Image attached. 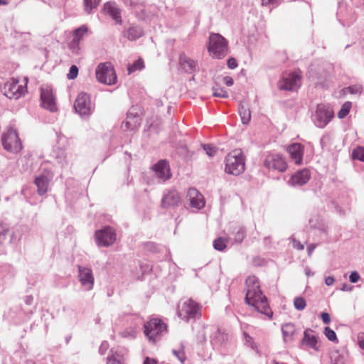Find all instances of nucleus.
Instances as JSON below:
<instances>
[{"mask_svg":"<svg viewBox=\"0 0 364 364\" xmlns=\"http://www.w3.org/2000/svg\"><path fill=\"white\" fill-rule=\"evenodd\" d=\"M246 295L245 302L250 306L255 308L258 312L266 315L272 318V311L267 301V297L262 294L258 279L255 276H250L245 282Z\"/></svg>","mask_w":364,"mask_h":364,"instance_id":"f257e3e1","label":"nucleus"},{"mask_svg":"<svg viewBox=\"0 0 364 364\" xmlns=\"http://www.w3.org/2000/svg\"><path fill=\"white\" fill-rule=\"evenodd\" d=\"M245 156L241 149L230 151L225 159V171L229 174L238 176L245 169Z\"/></svg>","mask_w":364,"mask_h":364,"instance_id":"f03ea898","label":"nucleus"},{"mask_svg":"<svg viewBox=\"0 0 364 364\" xmlns=\"http://www.w3.org/2000/svg\"><path fill=\"white\" fill-rule=\"evenodd\" d=\"M208 49L213 58H223L228 53V41L218 33H211L209 37Z\"/></svg>","mask_w":364,"mask_h":364,"instance_id":"7ed1b4c3","label":"nucleus"},{"mask_svg":"<svg viewBox=\"0 0 364 364\" xmlns=\"http://www.w3.org/2000/svg\"><path fill=\"white\" fill-rule=\"evenodd\" d=\"M95 75L100 83L107 85H113L117 82L115 70L109 62L100 63L96 68Z\"/></svg>","mask_w":364,"mask_h":364,"instance_id":"20e7f679","label":"nucleus"},{"mask_svg":"<svg viewBox=\"0 0 364 364\" xmlns=\"http://www.w3.org/2000/svg\"><path fill=\"white\" fill-rule=\"evenodd\" d=\"M178 316L185 320L201 316V306L191 299L181 301L178 306Z\"/></svg>","mask_w":364,"mask_h":364,"instance_id":"39448f33","label":"nucleus"},{"mask_svg":"<svg viewBox=\"0 0 364 364\" xmlns=\"http://www.w3.org/2000/svg\"><path fill=\"white\" fill-rule=\"evenodd\" d=\"M4 148L9 152L18 153L22 149V144L16 131L12 128L5 132L1 137Z\"/></svg>","mask_w":364,"mask_h":364,"instance_id":"423d86ee","label":"nucleus"},{"mask_svg":"<svg viewBox=\"0 0 364 364\" xmlns=\"http://www.w3.org/2000/svg\"><path fill=\"white\" fill-rule=\"evenodd\" d=\"M165 331H166V323L158 318H151L144 325L145 336L152 341H155L156 337Z\"/></svg>","mask_w":364,"mask_h":364,"instance_id":"0eeeda50","label":"nucleus"},{"mask_svg":"<svg viewBox=\"0 0 364 364\" xmlns=\"http://www.w3.org/2000/svg\"><path fill=\"white\" fill-rule=\"evenodd\" d=\"M27 91L26 82L19 84L18 80L11 79L7 81L2 88L4 95L9 99H18Z\"/></svg>","mask_w":364,"mask_h":364,"instance_id":"6e6552de","label":"nucleus"},{"mask_svg":"<svg viewBox=\"0 0 364 364\" xmlns=\"http://www.w3.org/2000/svg\"><path fill=\"white\" fill-rule=\"evenodd\" d=\"M301 73L292 72L287 76H283L278 82V87L282 90H296L301 85Z\"/></svg>","mask_w":364,"mask_h":364,"instance_id":"1a4fd4ad","label":"nucleus"},{"mask_svg":"<svg viewBox=\"0 0 364 364\" xmlns=\"http://www.w3.org/2000/svg\"><path fill=\"white\" fill-rule=\"evenodd\" d=\"M41 105L50 112L58 110L56 98L53 93V88L45 85L41 87Z\"/></svg>","mask_w":364,"mask_h":364,"instance_id":"9d476101","label":"nucleus"},{"mask_svg":"<svg viewBox=\"0 0 364 364\" xmlns=\"http://www.w3.org/2000/svg\"><path fill=\"white\" fill-rule=\"evenodd\" d=\"M264 166L269 168L284 172L288 167L285 158L279 154H269L264 159Z\"/></svg>","mask_w":364,"mask_h":364,"instance_id":"9b49d317","label":"nucleus"},{"mask_svg":"<svg viewBox=\"0 0 364 364\" xmlns=\"http://www.w3.org/2000/svg\"><path fill=\"white\" fill-rule=\"evenodd\" d=\"M95 238L98 245L107 247L116 240V234L109 227L95 232Z\"/></svg>","mask_w":364,"mask_h":364,"instance_id":"f8f14e48","label":"nucleus"},{"mask_svg":"<svg viewBox=\"0 0 364 364\" xmlns=\"http://www.w3.org/2000/svg\"><path fill=\"white\" fill-rule=\"evenodd\" d=\"M333 109L326 105H319L316 112V123L318 127H324L333 117Z\"/></svg>","mask_w":364,"mask_h":364,"instance_id":"ddd939ff","label":"nucleus"},{"mask_svg":"<svg viewBox=\"0 0 364 364\" xmlns=\"http://www.w3.org/2000/svg\"><path fill=\"white\" fill-rule=\"evenodd\" d=\"M75 109L81 115L90 114L91 102L90 96L84 92L80 93L74 104Z\"/></svg>","mask_w":364,"mask_h":364,"instance_id":"4468645a","label":"nucleus"},{"mask_svg":"<svg viewBox=\"0 0 364 364\" xmlns=\"http://www.w3.org/2000/svg\"><path fill=\"white\" fill-rule=\"evenodd\" d=\"M287 151L292 161L297 165H300L303 161L304 146L299 143H293L287 147Z\"/></svg>","mask_w":364,"mask_h":364,"instance_id":"2eb2a0df","label":"nucleus"},{"mask_svg":"<svg viewBox=\"0 0 364 364\" xmlns=\"http://www.w3.org/2000/svg\"><path fill=\"white\" fill-rule=\"evenodd\" d=\"M79 279L81 284L85 287L87 290H91L94 285V277L90 269L78 267Z\"/></svg>","mask_w":364,"mask_h":364,"instance_id":"dca6fc26","label":"nucleus"},{"mask_svg":"<svg viewBox=\"0 0 364 364\" xmlns=\"http://www.w3.org/2000/svg\"><path fill=\"white\" fill-rule=\"evenodd\" d=\"M156 176L162 181H166L171 176L168 163L166 160H160L152 167Z\"/></svg>","mask_w":364,"mask_h":364,"instance_id":"f3484780","label":"nucleus"},{"mask_svg":"<svg viewBox=\"0 0 364 364\" xmlns=\"http://www.w3.org/2000/svg\"><path fill=\"white\" fill-rule=\"evenodd\" d=\"M187 198L192 208L200 209L205 206L204 198L196 188H191L187 193Z\"/></svg>","mask_w":364,"mask_h":364,"instance_id":"a211bd4d","label":"nucleus"},{"mask_svg":"<svg viewBox=\"0 0 364 364\" xmlns=\"http://www.w3.org/2000/svg\"><path fill=\"white\" fill-rule=\"evenodd\" d=\"M181 202V198L179 193L175 190H171L166 194L161 201L163 208H171L178 206Z\"/></svg>","mask_w":364,"mask_h":364,"instance_id":"6ab92c4d","label":"nucleus"},{"mask_svg":"<svg viewBox=\"0 0 364 364\" xmlns=\"http://www.w3.org/2000/svg\"><path fill=\"white\" fill-rule=\"evenodd\" d=\"M310 177L311 174L309 170L304 168L293 174L289 181V183L293 186H303L309 181Z\"/></svg>","mask_w":364,"mask_h":364,"instance_id":"aec40b11","label":"nucleus"},{"mask_svg":"<svg viewBox=\"0 0 364 364\" xmlns=\"http://www.w3.org/2000/svg\"><path fill=\"white\" fill-rule=\"evenodd\" d=\"M301 345L311 348L316 351L319 350V345L316 336L311 329H306L304 332V337L301 341Z\"/></svg>","mask_w":364,"mask_h":364,"instance_id":"412c9836","label":"nucleus"},{"mask_svg":"<svg viewBox=\"0 0 364 364\" xmlns=\"http://www.w3.org/2000/svg\"><path fill=\"white\" fill-rule=\"evenodd\" d=\"M87 27L86 26H82L75 30L73 33V39L70 43V48L73 52H77L79 49L78 46L80 41L82 39L85 34L87 32Z\"/></svg>","mask_w":364,"mask_h":364,"instance_id":"4be33fe9","label":"nucleus"},{"mask_svg":"<svg viewBox=\"0 0 364 364\" xmlns=\"http://www.w3.org/2000/svg\"><path fill=\"white\" fill-rule=\"evenodd\" d=\"M139 117L135 116L132 111H130L127 114L126 120L122 124V129L124 131H127L129 129L134 130L136 129L139 126Z\"/></svg>","mask_w":364,"mask_h":364,"instance_id":"5701e85b","label":"nucleus"},{"mask_svg":"<svg viewBox=\"0 0 364 364\" xmlns=\"http://www.w3.org/2000/svg\"><path fill=\"white\" fill-rule=\"evenodd\" d=\"M104 11L109 14L117 23L120 25L122 23L120 9H118L114 4L110 2L105 4Z\"/></svg>","mask_w":364,"mask_h":364,"instance_id":"b1692460","label":"nucleus"},{"mask_svg":"<svg viewBox=\"0 0 364 364\" xmlns=\"http://www.w3.org/2000/svg\"><path fill=\"white\" fill-rule=\"evenodd\" d=\"M180 65L186 72L191 73L195 70L197 63L186 55L182 54L180 56Z\"/></svg>","mask_w":364,"mask_h":364,"instance_id":"393cba45","label":"nucleus"},{"mask_svg":"<svg viewBox=\"0 0 364 364\" xmlns=\"http://www.w3.org/2000/svg\"><path fill=\"white\" fill-rule=\"evenodd\" d=\"M48 183V179L46 176H40L36 178L35 184L38 188L39 195H43L47 192Z\"/></svg>","mask_w":364,"mask_h":364,"instance_id":"a878e982","label":"nucleus"},{"mask_svg":"<svg viewBox=\"0 0 364 364\" xmlns=\"http://www.w3.org/2000/svg\"><path fill=\"white\" fill-rule=\"evenodd\" d=\"M238 112L242 124H249L251 120V112L250 108L247 106L240 103L239 105Z\"/></svg>","mask_w":364,"mask_h":364,"instance_id":"bb28decb","label":"nucleus"},{"mask_svg":"<svg viewBox=\"0 0 364 364\" xmlns=\"http://www.w3.org/2000/svg\"><path fill=\"white\" fill-rule=\"evenodd\" d=\"M143 35V31L136 26L130 27L127 32V37L129 40L133 41L139 38Z\"/></svg>","mask_w":364,"mask_h":364,"instance_id":"cd10ccee","label":"nucleus"},{"mask_svg":"<svg viewBox=\"0 0 364 364\" xmlns=\"http://www.w3.org/2000/svg\"><path fill=\"white\" fill-rule=\"evenodd\" d=\"M282 330L284 340L287 341L291 339L294 335L295 332V326L291 323H286L283 325Z\"/></svg>","mask_w":364,"mask_h":364,"instance_id":"c85d7f7f","label":"nucleus"},{"mask_svg":"<svg viewBox=\"0 0 364 364\" xmlns=\"http://www.w3.org/2000/svg\"><path fill=\"white\" fill-rule=\"evenodd\" d=\"M144 68V60L139 58L127 68L129 73H132L137 70H141Z\"/></svg>","mask_w":364,"mask_h":364,"instance_id":"c756f323","label":"nucleus"},{"mask_svg":"<svg viewBox=\"0 0 364 364\" xmlns=\"http://www.w3.org/2000/svg\"><path fill=\"white\" fill-rule=\"evenodd\" d=\"M228 239L218 237L213 242V247L215 250L223 251L227 247Z\"/></svg>","mask_w":364,"mask_h":364,"instance_id":"7c9ffc66","label":"nucleus"},{"mask_svg":"<svg viewBox=\"0 0 364 364\" xmlns=\"http://www.w3.org/2000/svg\"><path fill=\"white\" fill-rule=\"evenodd\" d=\"M352 159L364 162V147L357 146L352 152Z\"/></svg>","mask_w":364,"mask_h":364,"instance_id":"2f4dec72","label":"nucleus"},{"mask_svg":"<svg viewBox=\"0 0 364 364\" xmlns=\"http://www.w3.org/2000/svg\"><path fill=\"white\" fill-rule=\"evenodd\" d=\"M350 108H351V102H345L342 105L340 111L338 112V118L343 119V118L346 117L348 114V113L350 110Z\"/></svg>","mask_w":364,"mask_h":364,"instance_id":"473e14b6","label":"nucleus"},{"mask_svg":"<svg viewBox=\"0 0 364 364\" xmlns=\"http://www.w3.org/2000/svg\"><path fill=\"white\" fill-rule=\"evenodd\" d=\"M213 96L222 98H227L228 97V92L222 87H220L218 85H215L213 88Z\"/></svg>","mask_w":364,"mask_h":364,"instance_id":"72a5a7b5","label":"nucleus"},{"mask_svg":"<svg viewBox=\"0 0 364 364\" xmlns=\"http://www.w3.org/2000/svg\"><path fill=\"white\" fill-rule=\"evenodd\" d=\"M294 304L297 310L301 311L305 309L306 306V301L302 297H296L294 299Z\"/></svg>","mask_w":364,"mask_h":364,"instance_id":"f704fd0d","label":"nucleus"},{"mask_svg":"<svg viewBox=\"0 0 364 364\" xmlns=\"http://www.w3.org/2000/svg\"><path fill=\"white\" fill-rule=\"evenodd\" d=\"M85 10L90 13L93 9L96 8L99 4L98 0H84Z\"/></svg>","mask_w":364,"mask_h":364,"instance_id":"c9c22d12","label":"nucleus"},{"mask_svg":"<svg viewBox=\"0 0 364 364\" xmlns=\"http://www.w3.org/2000/svg\"><path fill=\"white\" fill-rule=\"evenodd\" d=\"M324 333L329 341H335L337 340L336 334L333 330L329 327H326L324 329Z\"/></svg>","mask_w":364,"mask_h":364,"instance_id":"e433bc0d","label":"nucleus"},{"mask_svg":"<svg viewBox=\"0 0 364 364\" xmlns=\"http://www.w3.org/2000/svg\"><path fill=\"white\" fill-rule=\"evenodd\" d=\"M78 74V68L76 65H72L70 68L69 73L68 74V78L73 80L77 77Z\"/></svg>","mask_w":364,"mask_h":364,"instance_id":"4c0bfd02","label":"nucleus"},{"mask_svg":"<svg viewBox=\"0 0 364 364\" xmlns=\"http://www.w3.org/2000/svg\"><path fill=\"white\" fill-rule=\"evenodd\" d=\"M136 333V331L135 328H132L129 331L126 330L120 332V335L123 338H135Z\"/></svg>","mask_w":364,"mask_h":364,"instance_id":"58836bf2","label":"nucleus"},{"mask_svg":"<svg viewBox=\"0 0 364 364\" xmlns=\"http://www.w3.org/2000/svg\"><path fill=\"white\" fill-rule=\"evenodd\" d=\"M203 149L209 156H213L217 153V149L210 145H204Z\"/></svg>","mask_w":364,"mask_h":364,"instance_id":"ea45409f","label":"nucleus"},{"mask_svg":"<svg viewBox=\"0 0 364 364\" xmlns=\"http://www.w3.org/2000/svg\"><path fill=\"white\" fill-rule=\"evenodd\" d=\"M245 237V230L242 228H240L237 230L235 240L237 242H242Z\"/></svg>","mask_w":364,"mask_h":364,"instance_id":"a19ab883","label":"nucleus"},{"mask_svg":"<svg viewBox=\"0 0 364 364\" xmlns=\"http://www.w3.org/2000/svg\"><path fill=\"white\" fill-rule=\"evenodd\" d=\"M293 247L298 250H302L304 248V245H302L299 240H296L294 237L292 238Z\"/></svg>","mask_w":364,"mask_h":364,"instance_id":"79ce46f5","label":"nucleus"},{"mask_svg":"<svg viewBox=\"0 0 364 364\" xmlns=\"http://www.w3.org/2000/svg\"><path fill=\"white\" fill-rule=\"evenodd\" d=\"M359 279H360V275L357 272H351L350 277H349L350 282L355 283L359 280Z\"/></svg>","mask_w":364,"mask_h":364,"instance_id":"37998d69","label":"nucleus"},{"mask_svg":"<svg viewBox=\"0 0 364 364\" xmlns=\"http://www.w3.org/2000/svg\"><path fill=\"white\" fill-rule=\"evenodd\" d=\"M228 66L230 69L235 68L237 66L236 60L233 58H229L228 60Z\"/></svg>","mask_w":364,"mask_h":364,"instance_id":"c03bdc74","label":"nucleus"},{"mask_svg":"<svg viewBox=\"0 0 364 364\" xmlns=\"http://www.w3.org/2000/svg\"><path fill=\"white\" fill-rule=\"evenodd\" d=\"M321 319L323 322L326 324H328L331 321L330 316L328 313L323 312L321 315Z\"/></svg>","mask_w":364,"mask_h":364,"instance_id":"a18cd8bd","label":"nucleus"},{"mask_svg":"<svg viewBox=\"0 0 364 364\" xmlns=\"http://www.w3.org/2000/svg\"><path fill=\"white\" fill-rule=\"evenodd\" d=\"M358 342L359 346L364 349V333H359L358 336Z\"/></svg>","mask_w":364,"mask_h":364,"instance_id":"49530a36","label":"nucleus"},{"mask_svg":"<svg viewBox=\"0 0 364 364\" xmlns=\"http://www.w3.org/2000/svg\"><path fill=\"white\" fill-rule=\"evenodd\" d=\"M279 2V0H262V6H268L271 4H276Z\"/></svg>","mask_w":364,"mask_h":364,"instance_id":"de8ad7c7","label":"nucleus"},{"mask_svg":"<svg viewBox=\"0 0 364 364\" xmlns=\"http://www.w3.org/2000/svg\"><path fill=\"white\" fill-rule=\"evenodd\" d=\"M223 82L227 86H232L233 85V79L231 77H230V76L224 77Z\"/></svg>","mask_w":364,"mask_h":364,"instance_id":"09e8293b","label":"nucleus"},{"mask_svg":"<svg viewBox=\"0 0 364 364\" xmlns=\"http://www.w3.org/2000/svg\"><path fill=\"white\" fill-rule=\"evenodd\" d=\"M335 279L333 277H328L326 278L325 283L327 286H331L334 284Z\"/></svg>","mask_w":364,"mask_h":364,"instance_id":"8fccbe9b","label":"nucleus"},{"mask_svg":"<svg viewBox=\"0 0 364 364\" xmlns=\"http://www.w3.org/2000/svg\"><path fill=\"white\" fill-rule=\"evenodd\" d=\"M107 364H124L119 360H117L115 358H110L108 359Z\"/></svg>","mask_w":364,"mask_h":364,"instance_id":"3c124183","label":"nucleus"},{"mask_svg":"<svg viewBox=\"0 0 364 364\" xmlns=\"http://www.w3.org/2000/svg\"><path fill=\"white\" fill-rule=\"evenodd\" d=\"M173 353L178 358V359L181 360V361H183L184 359H185V355H184V353L183 352H176V350H173Z\"/></svg>","mask_w":364,"mask_h":364,"instance_id":"603ef678","label":"nucleus"},{"mask_svg":"<svg viewBox=\"0 0 364 364\" xmlns=\"http://www.w3.org/2000/svg\"><path fill=\"white\" fill-rule=\"evenodd\" d=\"M315 248H316V245L314 244H311L308 247L307 250H308V253L309 255L312 253V252L314 250Z\"/></svg>","mask_w":364,"mask_h":364,"instance_id":"864d4df0","label":"nucleus"},{"mask_svg":"<svg viewBox=\"0 0 364 364\" xmlns=\"http://www.w3.org/2000/svg\"><path fill=\"white\" fill-rule=\"evenodd\" d=\"M144 364H156V361L153 359H150L149 358H146Z\"/></svg>","mask_w":364,"mask_h":364,"instance_id":"5fc2aeb1","label":"nucleus"},{"mask_svg":"<svg viewBox=\"0 0 364 364\" xmlns=\"http://www.w3.org/2000/svg\"><path fill=\"white\" fill-rule=\"evenodd\" d=\"M244 336L247 341L250 342L252 340V338L247 333H245Z\"/></svg>","mask_w":364,"mask_h":364,"instance_id":"6e6d98bb","label":"nucleus"},{"mask_svg":"<svg viewBox=\"0 0 364 364\" xmlns=\"http://www.w3.org/2000/svg\"><path fill=\"white\" fill-rule=\"evenodd\" d=\"M7 1L6 0H0V5H6Z\"/></svg>","mask_w":364,"mask_h":364,"instance_id":"4d7b16f0","label":"nucleus"}]
</instances>
